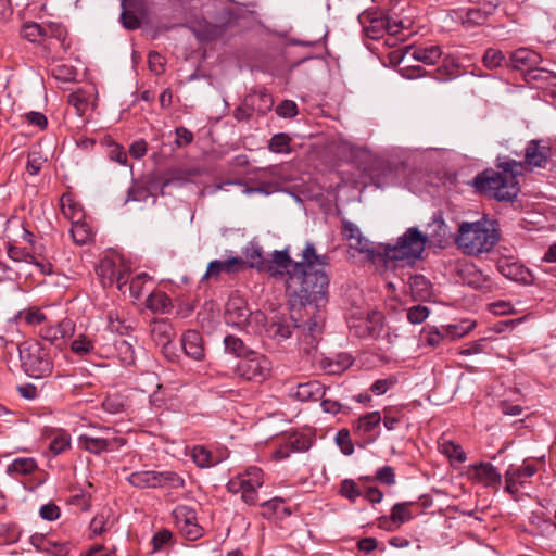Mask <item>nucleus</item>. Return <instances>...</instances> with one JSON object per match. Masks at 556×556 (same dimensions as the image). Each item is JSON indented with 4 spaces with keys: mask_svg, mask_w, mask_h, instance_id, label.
I'll return each instance as SVG.
<instances>
[{
    "mask_svg": "<svg viewBox=\"0 0 556 556\" xmlns=\"http://www.w3.org/2000/svg\"><path fill=\"white\" fill-rule=\"evenodd\" d=\"M301 326L296 324V321L290 318H279L274 320L267 328L269 334L278 340L283 341L289 339L292 336V330L295 328H300Z\"/></svg>",
    "mask_w": 556,
    "mask_h": 556,
    "instance_id": "a878e982",
    "label": "nucleus"
},
{
    "mask_svg": "<svg viewBox=\"0 0 556 556\" xmlns=\"http://www.w3.org/2000/svg\"><path fill=\"white\" fill-rule=\"evenodd\" d=\"M37 469V462L33 457H20L14 459L7 469L10 475H30Z\"/></svg>",
    "mask_w": 556,
    "mask_h": 556,
    "instance_id": "e433bc0d",
    "label": "nucleus"
},
{
    "mask_svg": "<svg viewBox=\"0 0 556 556\" xmlns=\"http://www.w3.org/2000/svg\"><path fill=\"white\" fill-rule=\"evenodd\" d=\"M155 470H143L132 472L127 481L138 489H156Z\"/></svg>",
    "mask_w": 556,
    "mask_h": 556,
    "instance_id": "473e14b6",
    "label": "nucleus"
},
{
    "mask_svg": "<svg viewBox=\"0 0 556 556\" xmlns=\"http://www.w3.org/2000/svg\"><path fill=\"white\" fill-rule=\"evenodd\" d=\"M173 515L187 540L195 541L203 535V528L198 525L197 511L193 508L181 505L174 509Z\"/></svg>",
    "mask_w": 556,
    "mask_h": 556,
    "instance_id": "ddd939ff",
    "label": "nucleus"
},
{
    "mask_svg": "<svg viewBox=\"0 0 556 556\" xmlns=\"http://www.w3.org/2000/svg\"><path fill=\"white\" fill-rule=\"evenodd\" d=\"M244 104L250 106L253 113L256 112L260 115H265L271 110L274 100L266 89H262L247 94L244 98Z\"/></svg>",
    "mask_w": 556,
    "mask_h": 556,
    "instance_id": "b1692460",
    "label": "nucleus"
},
{
    "mask_svg": "<svg viewBox=\"0 0 556 556\" xmlns=\"http://www.w3.org/2000/svg\"><path fill=\"white\" fill-rule=\"evenodd\" d=\"M288 445L291 452H305L309 450L312 441L305 434H294L289 438Z\"/></svg>",
    "mask_w": 556,
    "mask_h": 556,
    "instance_id": "4d7b16f0",
    "label": "nucleus"
},
{
    "mask_svg": "<svg viewBox=\"0 0 556 556\" xmlns=\"http://www.w3.org/2000/svg\"><path fill=\"white\" fill-rule=\"evenodd\" d=\"M71 446V438L66 432L58 433L50 442L49 448L54 455L65 452Z\"/></svg>",
    "mask_w": 556,
    "mask_h": 556,
    "instance_id": "3c124183",
    "label": "nucleus"
},
{
    "mask_svg": "<svg viewBox=\"0 0 556 556\" xmlns=\"http://www.w3.org/2000/svg\"><path fill=\"white\" fill-rule=\"evenodd\" d=\"M291 138L286 132L274 135L268 142V150L273 153H290Z\"/></svg>",
    "mask_w": 556,
    "mask_h": 556,
    "instance_id": "58836bf2",
    "label": "nucleus"
},
{
    "mask_svg": "<svg viewBox=\"0 0 556 556\" xmlns=\"http://www.w3.org/2000/svg\"><path fill=\"white\" fill-rule=\"evenodd\" d=\"M22 36L31 42H36L47 36V28L35 22L27 23L23 27Z\"/></svg>",
    "mask_w": 556,
    "mask_h": 556,
    "instance_id": "49530a36",
    "label": "nucleus"
},
{
    "mask_svg": "<svg viewBox=\"0 0 556 556\" xmlns=\"http://www.w3.org/2000/svg\"><path fill=\"white\" fill-rule=\"evenodd\" d=\"M298 112L296 103L291 100H283L276 108V114L283 118L294 117Z\"/></svg>",
    "mask_w": 556,
    "mask_h": 556,
    "instance_id": "e2e57ef3",
    "label": "nucleus"
},
{
    "mask_svg": "<svg viewBox=\"0 0 556 556\" xmlns=\"http://www.w3.org/2000/svg\"><path fill=\"white\" fill-rule=\"evenodd\" d=\"M305 260L302 257L300 262L293 261L287 249L285 250H276L271 254V258L267 260L265 270L273 277L283 276L291 277L294 275L300 268L305 265Z\"/></svg>",
    "mask_w": 556,
    "mask_h": 556,
    "instance_id": "9b49d317",
    "label": "nucleus"
},
{
    "mask_svg": "<svg viewBox=\"0 0 556 556\" xmlns=\"http://www.w3.org/2000/svg\"><path fill=\"white\" fill-rule=\"evenodd\" d=\"M60 515H61V509L54 503H47V504L42 505L39 509V516L43 520L54 521L60 518Z\"/></svg>",
    "mask_w": 556,
    "mask_h": 556,
    "instance_id": "69168bd1",
    "label": "nucleus"
},
{
    "mask_svg": "<svg viewBox=\"0 0 556 556\" xmlns=\"http://www.w3.org/2000/svg\"><path fill=\"white\" fill-rule=\"evenodd\" d=\"M541 61V55L538 52L528 48H519L509 55V68L525 72V79L530 83L543 78L544 71L539 68Z\"/></svg>",
    "mask_w": 556,
    "mask_h": 556,
    "instance_id": "1a4fd4ad",
    "label": "nucleus"
},
{
    "mask_svg": "<svg viewBox=\"0 0 556 556\" xmlns=\"http://www.w3.org/2000/svg\"><path fill=\"white\" fill-rule=\"evenodd\" d=\"M415 502H400L392 506L391 515L392 520L395 521L396 527H401L402 525L410 521L413 519V513L410 510V506H413Z\"/></svg>",
    "mask_w": 556,
    "mask_h": 556,
    "instance_id": "c9c22d12",
    "label": "nucleus"
},
{
    "mask_svg": "<svg viewBox=\"0 0 556 556\" xmlns=\"http://www.w3.org/2000/svg\"><path fill=\"white\" fill-rule=\"evenodd\" d=\"M334 441L340 447L342 454L350 456L354 453V444L351 440V434L348 429H341L337 432Z\"/></svg>",
    "mask_w": 556,
    "mask_h": 556,
    "instance_id": "8fccbe9b",
    "label": "nucleus"
},
{
    "mask_svg": "<svg viewBox=\"0 0 556 556\" xmlns=\"http://www.w3.org/2000/svg\"><path fill=\"white\" fill-rule=\"evenodd\" d=\"M7 253L8 256L14 262H26L35 265L39 268V271L42 275L52 274L53 265L51 262L41 254H38L36 251L29 252L25 248L9 245Z\"/></svg>",
    "mask_w": 556,
    "mask_h": 556,
    "instance_id": "dca6fc26",
    "label": "nucleus"
},
{
    "mask_svg": "<svg viewBox=\"0 0 556 556\" xmlns=\"http://www.w3.org/2000/svg\"><path fill=\"white\" fill-rule=\"evenodd\" d=\"M244 266L242 257L233 256L225 261L214 260L208 263L207 269L203 275L201 281L210 278H217L222 273L233 274L241 270Z\"/></svg>",
    "mask_w": 556,
    "mask_h": 556,
    "instance_id": "6ab92c4d",
    "label": "nucleus"
},
{
    "mask_svg": "<svg viewBox=\"0 0 556 556\" xmlns=\"http://www.w3.org/2000/svg\"><path fill=\"white\" fill-rule=\"evenodd\" d=\"M339 494L351 503H355L362 496L363 491L355 480L346 478L340 483Z\"/></svg>",
    "mask_w": 556,
    "mask_h": 556,
    "instance_id": "4c0bfd02",
    "label": "nucleus"
},
{
    "mask_svg": "<svg viewBox=\"0 0 556 556\" xmlns=\"http://www.w3.org/2000/svg\"><path fill=\"white\" fill-rule=\"evenodd\" d=\"M245 256L250 263V267L258 270H265L266 262L263 256V251L260 247L252 245L247 249Z\"/></svg>",
    "mask_w": 556,
    "mask_h": 556,
    "instance_id": "09e8293b",
    "label": "nucleus"
},
{
    "mask_svg": "<svg viewBox=\"0 0 556 556\" xmlns=\"http://www.w3.org/2000/svg\"><path fill=\"white\" fill-rule=\"evenodd\" d=\"M185 354L194 361H202L205 356L203 338L197 330H187L181 338Z\"/></svg>",
    "mask_w": 556,
    "mask_h": 556,
    "instance_id": "aec40b11",
    "label": "nucleus"
},
{
    "mask_svg": "<svg viewBox=\"0 0 556 556\" xmlns=\"http://www.w3.org/2000/svg\"><path fill=\"white\" fill-rule=\"evenodd\" d=\"M407 285L415 301H427L432 296V285L424 275H409Z\"/></svg>",
    "mask_w": 556,
    "mask_h": 556,
    "instance_id": "393cba45",
    "label": "nucleus"
},
{
    "mask_svg": "<svg viewBox=\"0 0 556 556\" xmlns=\"http://www.w3.org/2000/svg\"><path fill=\"white\" fill-rule=\"evenodd\" d=\"M192 459L201 468L211 467L212 454L203 446H195L192 451Z\"/></svg>",
    "mask_w": 556,
    "mask_h": 556,
    "instance_id": "6e6d98bb",
    "label": "nucleus"
},
{
    "mask_svg": "<svg viewBox=\"0 0 556 556\" xmlns=\"http://www.w3.org/2000/svg\"><path fill=\"white\" fill-rule=\"evenodd\" d=\"M498 240L495 222L485 218L473 223L463 222L455 237L458 249L473 256L490 252Z\"/></svg>",
    "mask_w": 556,
    "mask_h": 556,
    "instance_id": "20e7f679",
    "label": "nucleus"
},
{
    "mask_svg": "<svg viewBox=\"0 0 556 556\" xmlns=\"http://www.w3.org/2000/svg\"><path fill=\"white\" fill-rule=\"evenodd\" d=\"M271 369V362L263 354L252 351L248 356L240 359L236 366L238 377L247 381H264Z\"/></svg>",
    "mask_w": 556,
    "mask_h": 556,
    "instance_id": "6e6552de",
    "label": "nucleus"
},
{
    "mask_svg": "<svg viewBox=\"0 0 556 556\" xmlns=\"http://www.w3.org/2000/svg\"><path fill=\"white\" fill-rule=\"evenodd\" d=\"M476 3L477 8L459 9L454 12L455 21L458 22L465 29L469 30L478 26H483L488 23L489 18L494 14L500 5V0H468Z\"/></svg>",
    "mask_w": 556,
    "mask_h": 556,
    "instance_id": "423d86ee",
    "label": "nucleus"
},
{
    "mask_svg": "<svg viewBox=\"0 0 556 556\" xmlns=\"http://www.w3.org/2000/svg\"><path fill=\"white\" fill-rule=\"evenodd\" d=\"M326 388L317 380L299 383L292 395L301 402H317L325 395Z\"/></svg>",
    "mask_w": 556,
    "mask_h": 556,
    "instance_id": "412c9836",
    "label": "nucleus"
},
{
    "mask_svg": "<svg viewBox=\"0 0 556 556\" xmlns=\"http://www.w3.org/2000/svg\"><path fill=\"white\" fill-rule=\"evenodd\" d=\"M122 7L123 11L119 17L122 25L128 30L140 28L141 18L134 11L127 10L125 8V0H122Z\"/></svg>",
    "mask_w": 556,
    "mask_h": 556,
    "instance_id": "de8ad7c7",
    "label": "nucleus"
},
{
    "mask_svg": "<svg viewBox=\"0 0 556 556\" xmlns=\"http://www.w3.org/2000/svg\"><path fill=\"white\" fill-rule=\"evenodd\" d=\"M382 330V315L372 311L364 318H356L350 325V331L357 338H377Z\"/></svg>",
    "mask_w": 556,
    "mask_h": 556,
    "instance_id": "4468645a",
    "label": "nucleus"
},
{
    "mask_svg": "<svg viewBox=\"0 0 556 556\" xmlns=\"http://www.w3.org/2000/svg\"><path fill=\"white\" fill-rule=\"evenodd\" d=\"M108 521H109V516L105 515L103 511L100 514H97L90 522V530L93 532V534L101 535L103 532H105L108 530L106 529Z\"/></svg>",
    "mask_w": 556,
    "mask_h": 556,
    "instance_id": "338daca9",
    "label": "nucleus"
},
{
    "mask_svg": "<svg viewBox=\"0 0 556 556\" xmlns=\"http://www.w3.org/2000/svg\"><path fill=\"white\" fill-rule=\"evenodd\" d=\"M43 553L51 554L53 556H66L70 552V544L67 542L47 540Z\"/></svg>",
    "mask_w": 556,
    "mask_h": 556,
    "instance_id": "bf43d9fd",
    "label": "nucleus"
},
{
    "mask_svg": "<svg viewBox=\"0 0 556 556\" xmlns=\"http://www.w3.org/2000/svg\"><path fill=\"white\" fill-rule=\"evenodd\" d=\"M475 321L464 320L459 324L447 325L443 329L446 337H448L451 340H456L469 333L475 328Z\"/></svg>",
    "mask_w": 556,
    "mask_h": 556,
    "instance_id": "ea45409f",
    "label": "nucleus"
},
{
    "mask_svg": "<svg viewBox=\"0 0 556 556\" xmlns=\"http://www.w3.org/2000/svg\"><path fill=\"white\" fill-rule=\"evenodd\" d=\"M374 479L383 485L393 486L396 484L395 469L390 465H384L376 470Z\"/></svg>",
    "mask_w": 556,
    "mask_h": 556,
    "instance_id": "c03bdc74",
    "label": "nucleus"
},
{
    "mask_svg": "<svg viewBox=\"0 0 556 556\" xmlns=\"http://www.w3.org/2000/svg\"><path fill=\"white\" fill-rule=\"evenodd\" d=\"M175 144L177 148H184L189 146L193 139V134L186 127L179 126L175 128Z\"/></svg>",
    "mask_w": 556,
    "mask_h": 556,
    "instance_id": "0e129e2a",
    "label": "nucleus"
},
{
    "mask_svg": "<svg viewBox=\"0 0 556 556\" xmlns=\"http://www.w3.org/2000/svg\"><path fill=\"white\" fill-rule=\"evenodd\" d=\"M396 383L395 377H389L384 379L376 380L371 387L370 391L377 395L384 394L390 388H392Z\"/></svg>",
    "mask_w": 556,
    "mask_h": 556,
    "instance_id": "774afa93",
    "label": "nucleus"
},
{
    "mask_svg": "<svg viewBox=\"0 0 556 556\" xmlns=\"http://www.w3.org/2000/svg\"><path fill=\"white\" fill-rule=\"evenodd\" d=\"M147 307L155 313H166L172 307V300L165 292H152L147 299Z\"/></svg>",
    "mask_w": 556,
    "mask_h": 556,
    "instance_id": "f704fd0d",
    "label": "nucleus"
},
{
    "mask_svg": "<svg viewBox=\"0 0 556 556\" xmlns=\"http://www.w3.org/2000/svg\"><path fill=\"white\" fill-rule=\"evenodd\" d=\"M482 63L488 70L509 68V58L507 59L503 51L495 48H488L484 51Z\"/></svg>",
    "mask_w": 556,
    "mask_h": 556,
    "instance_id": "7c9ffc66",
    "label": "nucleus"
},
{
    "mask_svg": "<svg viewBox=\"0 0 556 556\" xmlns=\"http://www.w3.org/2000/svg\"><path fill=\"white\" fill-rule=\"evenodd\" d=\"M384 20H388V34L397 35L401 29L406 28L405 20L400 18L399 13L392 9L390 11H383Z\"/></svg>",
    "mask_w": 556,
    "mask_h": 556,
    "instance_id": "a18cd8bd",
    "label": "nucleus"
},
{
    "mask_svg": "<svg viewBox=\"0 0 556 556\" xmlns=\"http://www.w3.org/2000/svg\"><path fill=\"white\" fill-rule=\"evenodd\" d=\"M441 451L448 458L454 459L458 463H464L467 459V455L463 447L459 444L454 443L453 441L444 440L440 444Z\"/></svg>",
    "mask_w": 556,
    "mask_h": 556,
    "instance_id": "a19ab883",
    "label": "nucleus"
},
{
    "mask_svg": "<svg viewBox=\"0 0 556 556\" xmlns=\"http://www.w3.org/2000/svg\"><path fill=\"white\" fill-rule=\"evenodd\" d=\"M102 408L109 414H118L125 410V403L119 394H112L103 400Z\"/></svg>",
    "mask_w": 556,
    "mask_h": 556,
    "instance_id": "603ef678",
    "label": "nucleus"
},
{
    "mask_svg": "<svg viewBox=\"0 0 556 556\" xmlns=\"http://www.w3.org/2000/svg\"><path fill=\"white\" fill-rule=\"evenodd\" d=\"M430 314V309L424 305L412 306L407 312V319L410 324L419 325L424 323Z\"/></svg>",
    "mask_w": 556,
    "mask_h": 556,
    "instance_id": "5fc2aeb1",
    "label": "nucleus"
},
{
    "mask_svg": "<svg viewBox=\"0 0 556 556\" xmlns=\"http://www.w3.org/2000/svg\"><path fill=\"white\" fill-rule=\"evenodd\" d=\"M324 329L321 316H313L303 325V334L300 338L301 349L307 355L316 351Z\"/></svg>",
    "mask_w": 556,
    "mask_h": 556,
    "instance_id": "f3484780",
    "label": "nucleus"
},
{
    "mask_svg": "<svg viewBox=\"0 0 556 556\" xmlns=\"http://www.w3.org/2000/svg\"><path fill=\"white\" fill-rule=\"evenodd\" d=\"M108 156L111 161L121 165H126L127 163V154L124 148L111 139H108Z\"/></svg>",
    "mask_w": 556,
    "mask_h": 556,
    "instance_id": "864d4df0",
    "label": "nucleus"
},
{
    "mask_svg": "<svg viewBox=\"0 0 556 556\" xmlns=\"http://www.w3.org/2000/svg\"><path fill=\"white\" fill-rule=\"evenodd\" d=\"M464 282L476 290H480L486 287L488 278L480 270L468 268L464 276Z\"/></svg>",
    "mask_w": 556,
    "mask_h": 556,
    "instance_id": "37998d69",
    "label": "nucleus"
},
{
    "mask_svg": "<svg viewBox=\"0 0 556 556\" xmlns=\"http://www.w3.org/2000/svg\"><path fill=\"white\" fill-rule=\"evenodd\" d=\"M73 240L83 245L90 240L91 233L85 224H74L71 229Z\"/></svg>",
    "mask_w": 556,
    "mask_h": 556,
    "instance_id": "680f3d73",
    "label": "nucleus"
},
{
    "mask_svg": "<svg viewBox=\"0 0 556 556\" xmlns=\"http://www.w3.org/2000/svg\"><path fill=\"white\" fill-rule=\"evenodd\" d=\"M156 489L166 488L170 490H177L185 488V479L172 470L155 471Z\"/></svg>",
    "mask_w": 556,
    "mask_h": 556,
    "instance_id": "c85d7f7f",
    "label": "nucleus"
},
{
    "mask_svg": "<svg viewBox=\"0 0 556 556\" xmlns=\"http://www.w3.org/2000/svg\"><path fill=\"white\" fill-rule=\"evenodd\" d=\"M305 265L287 279V293L292 307L312 305L316 309L328 303L329 276L325 267L329 265L327 255H319L312 242L303 250Z\"/></svg>",
    "mask_w": 556,
    "mask_h": 556,
    "instance_id": "f03ea898",
    "label": "nucleus"
},
{
    "mask_svg": "<svg viewBox=\"0 0 556 556\" xmlns=\"http://www.w3.org/2000/svg\"><path fill=\"white\" fill-rule=\"evenodd\" d=\"M215 24L225 36L239 24V15L232 9H223L215 16Z\"/></svg>",
    "mask_w": 556,
    "mask_h": 556,
    "instance_id": "2f4dec72",
    "label": "nucleus"
},
{
    "mask_svg": "<svg viewBox=\"0 0 556 556\" xmlns=\"http://www.w3.org/2000/svg\"><path fill=\"white\" fill-rule=\"evenodd\" d=\"M18 355L22 369L27 376L40 379L52 372V359L41 342L24 341L18 345Z\"/></svg>",
    "mask_w": 556,
    "mask_h": 556,
    "instance_id": "39448f33",
    "label": "nucleus"
},
{
    "mask_svg": "<svg viewBox=\"0 0 556 556\" xmlns=\"http://www.w3.org/2000/svg\"><path fill=\"white\" fill-rule=\"evenodd\" d=\"M422 336L426 344L431 348H437L446 338L445 331H441L437 327H432L429 330L424 329Z\"/></svg>",
    "mask_w": 556,
    "mask_h": 556,
    "instance_id": "13d9d810",
    "label": "nucleus"
},
{
    "mask_svg": "<svg viewBox=\"0 0 556 556\" xmlns=\"http://www.w3.org/2000/svg\"><path fill=\"white\" fill-rule=\"evenodd\" d=\"M187 27L200 42H212L224 37L215 22L203 20Z\"/></svg>",
    "mask_w": 556,
    "mask_h": 556,
    "instance_id": "5701e85b",
    "label": "nucleus"
},
{
    "mask_svg": "<svg viewBox=\"0 0 556 556\" xmlns=\"http://www.w3.org/2000/svg\"><path fill=\"white\" fill-rule=\"evenodd\" d=\"M412 56L424 64L433 65L441 58V49L439 46L415 48Z\"/></svg>",
    "mask_w": 556,
    "mask_h": 556,
    "instance_id": "72a5a7b5",
    "label": "nucleus"
},
{
    "mask_svg": "<svg viewBox=\"0 0 556 556\" xmlns=\"http://www.w3.org/2000/svg\"><path fill=\"white\" fill-rule=\"evenodd\" d=\"M75 326L71 319H63L56 326L43 327L39 336L40 338L62 350L65 346V339L74 334Z\"/></svg>",
    "mask_w": 556,
    "mask_h": 556,
    "instance_id": "2eb2a0df",
    "label": "nucleus"
},
{
    "mask_svg": "<svg viewBox=\"0 0 556 556\" xmlns=\"http://www.w3.org/2000/svg\"><path fill=\"white\" fill-rule=\"evenodd\" d=\"M427 237L416 227L408 228L395 244H384L382 251H376L372 242L362 233L351 241L350 247L359 253H366L370 260L376 256L383 257L386 261H407L414 263L421 257L425 251Z\"/></svg>",
    "mask_w": 556,
    "mask_h": 556,
    "instance_id": "7ed1b4c3",
    "label": "nucleus"
},
{
    "mask_svg": "<svg viewBox=\"0 0 556 556\" xmlns=\"http://www.w3.org/2000/svg\"><path fill=\"white\" fill-rule=\"evenodd\" d=\"M475 477L485 486L497 489L502 484V476L491 463H478L471 466Z\"/></svg>",
    "mask_w": 556,
    "mask_h": 556,
    "instance_id": "4be33fe9",
    "label": "nucleus"
},
{
    "mask_svg": "<svg viewBox=\"0 0 556 556\" xmlns=\"http://www.w3.org/2000/svg\"><path fill=\"white\" fill-rule=\"evenodd\" d=\"M496 268L505 278L516 282L529 285L533 280L532 274L527 267L508 257L500 258Z\"/></svg>",
    "mask_w": 556,
    "mask_h": 556,
    "instance_id": "a211bd4d",
    "label": "nucleus"
},
{
    "mask_svg": "<svg viewBox=\"0 0 556 556\" xmlns=\"http://www.w3.org/2000/svg\"><path fill=\"white\" fill-rule=\"evenodd\" d=\"M507 471H515L517 477H515V481L519 482L520 485L525 483L527 478L532 477L536 472V468L533 465H525V466H509Z\"/></svg>",
    "mask_w": 556,
    "mask_h": 556,
    "instance_id": "052dcab7",
    "label": "nucleus"
},
{
    "mask_svg": "<svg viewBox=\"0 0 556 556\" xmlns=\"http://www.w3.org/2000/svg\"><path fill=\"white\" fill-rule=\"evenodd\" d=\"M223 342L225 346V352L240 359L248 356V354H250V352L253 351L250 346L245 344V342L241 338L235 334L225 336Z\"/></svg>",
    "mask_w": 556,
    "mask_h": 556,
    "instance_id": "c756f323",
    "label": "nucleus"
},
{
    "mask_svg": "<svg viewBox=\"0 0 556 556\" xmlns=\"http://www.w3.org/2000/svg\"><path fill=\"white\" fill-rule=\"evenodd\" d=\"M553 156V149L543 140L528 141L523 160L497 156L494 168H486L477 174L472 187L477 192L498 202H514L519 192V177L535 168H546Z\"/></svg>",
    "mask_w": 556,
    "mask_h": 556,
    "instance_id": "f257e3e1",
    "label": "nucleus"
},
{
    "mask_svg": "<svg viewBox=\"0 0 556 556\" xmlns=\"http://www.w3.org/2000/svg\"><path fill=\"white\" fill-rule=\"evenodd\" d=\"M380 422L381 414L379 412L367 413L354 421L352 429L358 440L357 444L359 447H365L378 439L379 432L377 428Z\"/></svg>",
    "mask_w": 556,
    "mask_h": 556,
    "instance_id": "f8f14e48",
    "label": "nucleus"
},
{
    "mask_svg": "<svg viewBox=\"0 0 556 556\" xmlns=\"http://www.w3.org/2000/svg\"><path fill=\"white\" fill-rule=\"evenodd\" d=\"M125 444L126 440L116 435V432L110 428L101 429L100 435L83 433L78 437V446L94 455L116 451Z\"/></svg>",
    "mask_w": 556,
    "mask_h": 556,
    "instance_id": "0eeeda50",
    "label": "nucleus"
},
{
    "mask_svg": "<svg viewBox=\"0 0 556 556\" xmlns=\"http://www.w3.org/2000/svg\"><path fill=\"white\" fill-rule=\"evenodd\" d=\"M151 337L157 344L169 343L175 336V331L170 323L166 319H155L151 324Z\"/></svg>",
    "mask_w": 556,
    "mask_h": 556,
    "instance_id": "cd10ccee",
    "label": "nucleus"
},
{
    "mask_svg": "<svg viewBox=\"0 0 556 556\" xmlns=\"http://www.w3.org/2000/svg\"><path fill=\"white\" fill-rule=\"evenodd\" d=\"M93 349V341L85 334H79L71 343L72 352L78 356L89 355Z\"/></svg>",
    "mask_w": 556,
    "mask_h": 556,
    "instance_id": "79ce46f5",
    "label": "nucleus"
},
{
    "mask_svg": "<svg viewBox=\"0 0 556 556\" xmlns=\"http://www.w3.org/2000/svg\"><path fill=\"white\" fill-rule=\"evenodd\" d=\"M459 64L452 58H445L443 63L432 71H426L422 66H406L400 70L401 75L407 79L431 77L437 81H446L458 75Z\"/></svg>",
    "mask_w": 556,
    "mask_h": 556,
    "instance_id": "9d476101",
    "label": "nucleus"
},
{
    "mask_svg": "<svg viewBox=\"0 0 556 556\" xmlns=\"http://www.w3.org/2000/svg\"><path fill=\"white\" fill-rule=\"evenodd\" d=\"M369 24L365 26L367 36L371 39H379L388 34V20L383 17V10L371 12L367 16Z\"/></svg>",
    "mask_w": 556,
    "mask_h": 556,
    "instance_id": "bb28decb",
    "label": "nucleus"
}]
</instances>
